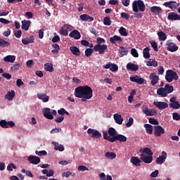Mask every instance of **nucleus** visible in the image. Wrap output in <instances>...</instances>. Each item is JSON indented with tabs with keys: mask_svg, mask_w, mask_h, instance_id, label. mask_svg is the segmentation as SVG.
<instances>
[{
	"mask_svg": "<svg viewBox=\"0 0 180 180\" xmlns=\"http://www.w3.org/2000/svg\"><path fill=\"white\" fill-rule=\"evenodd\" d=\"M75 96L76 98L91 99L93 98V89L87 85L79 86L75 89Z\"/></svg>",
	"mask_w": 180,
	"mask_h": 180,
	"instance_id": "obj_1",
	"label": "nucleus"
},
{
	"mask_svg": "<svg viewBox=\"0 0 180 180\" xmlns=\"http://www.w3.org/2000/svg\"><path fill=\"white\" fill-rule=\"evenodd\" d=\"M102 43H105V39L98 37L97 39V44H96L94 47V50L95 52H98L100 55H103L105 53L108 47L105 44H101Z\"/></svg>",
	"mask_w": 180,
	"mask_h": 180,
	"instance_id": "obj_2",
	"label": "nucleus"
},
{
	"mask_svg": "<svg viewBox=\"0 0 180 180\" xmlns=\"http://www.w3.org/2000/svg\"><path fill=\"white\" fill-rule=\"evenodd\" d=\"M103 139L104 140H107L108 142H111V143L115 142L116 141H120V142L127 141V138L124 135L118 134L112 137H110L108 135V133L106 131H103Z\"/></svg>",
	"mask_w": 180,
	"mask_h": 180,
	"instance_id": "obj_3",
	"label": "nucleus"
},
{
	"mask_svg": "<svg viewBox=\"0 0 180 180\" xmlns=\"http://www.w3.org/2000/svg\"><path fill=\"white\" fill-rule=\"evenodd\" d=\"M174 87L173 86H170V84H165V88L158 89L156 93L158 95L160 96L162 98H165L167 96L171 93H173Z\"/></svg>",
	"mask_w": 180,
	"mask_h": 180,
	"instance_id": "obj_4",
	"label": "nucleus"
},
{
	"mask_svg": "<svg viewBox=\"0 0 180 180\" xmlns=\"http://www.w3.org/2000/svg\"><path fill=\"white\" fill-rule=\"evenodd\" d=\"M132 10L135 13L139 11L144 12L146 10V6L143 1L142 0H135L132 3Z\"/></svg>",
	"mask_w": 180,
	"mask_h": 180,
	"instance_id": "obj_5",
	"label": "nucleus"
},
{
	"mask_svg": "<svg viewBox=\"0 0 180 180\" xmlns=\"http://www.w3.org/2000/svg\"><path fill=\"white\" fill-rule=\"evenodd\" d=\"M165 80L168 83H171L174 81L179 80V75L175 71H173L172 70H168L167 72L165 73Z\"/></svg>",
	"mask_w": 180,
	"mask_h": 180,
	"instance_id": "obj_6",
	"label": "nucleus"
},
{
	"mask_svg": "<svg viewBox=\"0 0 180 180\" xmlns=\"http://www.w3.org/2000/svg\"><path fill=\"white\" fill-rule=\"evenodd\" d=\"M43 113H44V117L49 120H53V115H57V112L56 110H51V108H44L43 109Z\"/></svg>",
	"mask_w": 180,
	"mask_h": 180,
	"instance_id": "obj_7",
	"label": "nucleus"
},
{
	"mask_svg": "<svg viewBox=\"0 0 180 180\" xmlns=\"http://www.w3.org/2000/svg\"><path fill=\"white\" fill-rule=\"evenodd\" d=\"M165 47L167 51L174 53L179 50V46H176L175 43L172 41V40H168L167 43H165Z\"/></svg>",
	"mask_w": 180,
	"mask_h": 180,
	"instance_id": "obj_8",
	"label": "nucleus"
},
{
	"mask_svg": "<svg viewBox=\"0 0 180 180\" xmlns=\"http://www.w3.org/2000/svg\"><path fill=\"white\" fill-rule=\"evenodd\" d=\"M169 107L173 110H179L180 108V104L179 101H176V98L173 96L170 98V103Z\"/></svg>",
	"mask_w": 180,
	"mask_h": 180,
	"instance_id": "obj_9",
	"label": "nucleus"
},
{
	"mask_svg": "<svg viewBox=\"0 0 180 180\" xmlns=\"http://www.w3.org/2000/svg\"><path fill=\"white\" fill-rule=\"evenodd\" d=\"M87 133L88 134H92L91 137L94 139H98L102 137V134H101L99 131H97L94 129L89 128L87 131Z\"/></svg>",
	"mask_w": 180,
	"mask_h": 180,
	"instance_id": "obj_10",
	"label": "nucleus"
},
{
	"mask_svg": "<svg viewBox=\"0 0 180 180\" xmlns=\"http://www.w3.org/2000/svg\"><path fill=\"white\" fill-rule=\"evenodd\" d=\"M165 134L164 128L160 125H156L154 127V136L155 137H160Z\"/></svg>",
	"mask_w": 180,
	"mask_h": 180,
	"instance_id": "obj_11",
	"label": "nucleus"
},
{
	"mask_svg": "<svg viewBox=\"0 0 180 180\" xmlns=\"http://www.w3.org/2000/svg\"><path fill=\"white\" fill-rule=\"evenodd\" d=\"M167 153L165 151L162 152V155L155 160L156 165H162L167 160Z\"/></svg>",
	"mask_w": 180,
	"mask_h": 180,
	"instance_id": "obj_12",
	"label": "nucleus"
},
{
	"mask_svg": "<svg viewBox=\"0 0 180 180\" xmlns=\"http://www.w3.org/2000/svg\"><path fill=\"white\" fill-rule=\"evenodd\" d=\"M0 127H1L3 129L14 127L15 123L13 122V121L7 122L6 120H2L1 121H0Z\"/></svg>",
	"mask_w": 180,
	"mask_h": 180,
	"instance_id": "obj_13",
	"label": "nucleus"
},
{
	"mask_svg": "<svg viewBox=\"0 0 180 180\" xmlns=\"http://www.w3.org/2000/svg\"><path fill=\"white\" fill-rule=\"evenodd\" d=\"M140 160L146 164H150L153 161V157L152 155H146L145 154H140Z\"/></svg>",
	"mask_w": 180,
	"mask_h": 180,
	"instance_id": "obj_14",
	"label": "nucleus"
},
{
	"mask_svg": "<svg viewBox=\"0 0 180 180\" xmlns=\"http://www.w3.org/2000/svg\"><path fill=\"white\" fill-rule=\"evenodd\" d=\"M143 112L145 114L146 116H154L157 115L158 112L155 110H152L151 108H148V107H146L145 108L143 109Z\"/></svg>",
	"mask_w": 180,
	"mask_h": 180,
	"instance_id": "obj_15",
	"label": "nucleus"
},
{
	"mask_svg": "<svg viewBox=\"0 0 180 180\" xmlns=\"http://www.w3.org/2000/svg\"><path fill=\"white\" fill-rule=\"evenodd\" d=\"M149 79L151 80V85L155 86L157 85L158 81H160V77L155 73H150V75H149Z\"/></svg>",
	"mask_w": 180,
	"mask_h": 180,
	"instance_id": "obj_16",
	"label": "nucleus"
},
{
	"mask_svg": "<svg viewBox=\"0 0 180 180\" xmlns=\"http://www.w3.org/2000/svg\"><path fill=\"white\" fill-rule=\"evenodd\" d=\"M153 104L160 110H163L168 108V103L162 101H155Z\"/></svg>",
	"mask_w": 180,
	"mask_h": 180,
	"instance_id": "obj_17",
	"label": "nucleus"
},
{
	"mask_svg": "<svg viewBox=\"0 0 180 180\" xmlns=\"http://www.w3.org/2000/svg\"><path fill=\"white\" fill-rule=\"evenodd\" d=\"M167 19L170 21L180 20V15L176 14L175 12H170L167 15Z\"/></svg>",
	"mask_w": 180,
	"mask_h": 180,
	"instance_id": "obj_18",
	"label": "nucleus"
},
{
	"mask_svg": "<svg viewBox=\"0 0 180 180\" xmlns=\"http://www.w3.org/2000/svg\"><path fill=\"white\" fill-rule=\"evenodd\" d=\"M129 80L131 82H135L136 84H139V85L142 84L144 83V79L139 77L138 75L136 76H131L129 77Z\"/></svg>",
	"mask_w": 180,
	"mask_h": 180,
	"instance_id": "obj_19",
	"label": "nucleus"
},
{
	"mask_svg": "<svg viewBox=\"0 0 180 180\" xmlns=\"http://www.w3.org/2000/svg\"><path fill=\"white\" fill-rule=\"evenodd\" d=\"M27 161L32 165H39L41 160L39 157L30 155L27 158Z\"/></svg>",
	"mask_w": 180,
	"mask_h": 180,
	"instance_id": "obj_20",
	"label": "nucleus"
},
{
	"mask_svg": "<svg viewBox=\"0 0 180 180\" xmlns=\"http://www.w3.org/2000/svg\"><path fill=\"white\" fill-rule=\"evenodd\" d=\"M79 19H81L82 21L89 22H93L94 20V18L91 17L88 14H82L81 15H79Z\"/></svg>",
	"mask_w": 180,
	"mask_h": 180,
	"instance_id": "obj_21",
	"label": "nucleus"
},
{
	"mask_svg": "<svg viewBox=\"0 0 180 180\" xmlns=\"http://www.w3.org/2000/svg\"><path fill=\"white\" fill-rule=\"evenodd\" d=\"M70 37L75 39V40H79L81 39V34L78 30H75L72 32H70L69 34Z\"/></svg>",
	"mask_w": 180,
	"mask_h": 180,
	"instance_id": "obj_22",
	"label": "nucleus"
},
{
	"mask_svg": "<svg viewBox=\"0 0 180 180\" xmlns=\"http://www.w3.org/2000/svg\"><path fill=\"white\" fill-rule=\"evenodd\" d=\"M37 96L38 99L43 101L44 103H47L49 101V96H47L44 93H38Z\"/></svg>",
	"mask_w": 180,
	"mask_h": 180,
	"instance_id": "obj_23",
	"label": "nucleus"
},
{
	"mask_svg": "<svg viewBox=\"0 0 180 180\" xmlns=\"http://www.w3.org/2000/svg\"><path fill=\"white\" fill-rule=\"evenodd\" d=\"M163 6L169 9H176L177 8V6H176V1H165L164 3Z\"/></svg>",
	"mask_w": 180,
	"mask_h": 180,
	"instance_id": "obj_24",
	"label": "nucleus"
},
{
	"mask_svg": "<svg viewBox=\"0 0 180 180\" xmlns=\"http://www.w3.org/2000/svg\"><path fill=\"white\" fill-rule=\"evenodd\" d=\"M126 68L129 71L136 72L139 70V65L134 63H127Z\"/></svg>",
	"mask_w": 180,
	"mask_h": 180,
	"instance_id": "obj_25",
	"label": "nucleus"
},
{
	"mask_svg": "<svg viewBox=\"0 0 180 180\" xmlns=\"http://www.w3.org/2000/svg\"><path fill=\"white\" fill-rule=\"evenodd\" d=\"M31 26V21L30 20H22V25L21 29L25 31H28L30 29V27Z\"/></svg>",
	"mask_w": 180,
	"mask_h": 180,
	"instance_id": "obj_26",
	"label": "nucleus"
},
{
	"mask_svg": "<svg viewBox=\"0 0 180 180\" xmlns=\"http://www.w3.org/2000/svg\"><path fill=\"white\" fill-rule=\"evenodd\" d=\"M15 95V91L13 90L7 91L6 94L5 95V99L7 101H13Z\"/></svg>",
	"mask_w": 180,
	"mask_h": 180,
	"instance_id": "obj_27",
	"label": "nucleus"
},
{
	"mask_svg": "<svg viewBox=\"0 0 180 180\" xmlns=\"http://www.w3.org/2000/svg\"><path fill=\"white\" fill-rule=\"evenodd\" d=\"M3 60L5 63H13L15 60V56H11V55L6 56L4 57Z\"/></svg>",
	"mask_w": 180,
	"mask_h": 180,
	"instance_id": "obj_28",
	"label": "nucleus"
},
{
	"mask_svg": "<svg viewBox=\"0 0 180 180\" xmlns=\"http://www.w3.org/2000/svg\"><path fill=\"white\" fill-rule=\"evenodd\" d=\"M130 162L136 167H140L141 160H139L137 157H132L130 158Z\"/></svg>",
	"mask_w": 180,
	"mask_h": 180,
	"instance_id": "obj_29",
	"label": "nucleus"
},
{
	"mask_svg": "<svg viewBox=\"0 0 180 180\" xmlns=\"http://www.w3.org/2000/svg\"><path fill=\"white\" fill-rule=\"evenodd\" d=\"M150 51H151L150 48L149 46L146 47L143 49V57L145 59H148L150 58Z\"/></svg>",
	"mask_w": 180,
	"mask_h": 180,
	"instance_id": "obj_30",
	"label": "nucleus"
},
{
	"mask_svg": "<svg viewBox=\"0 0 180 180\" xmlns=\"http://www.w3.org/2000/svg\"><path fill=\"white\" fill-rule=\"evenodd\" d=\"M152 13H154L155 15H160L162 12V8L158 6H153L150 8Z\"/></svg>",
	"mask_w": 180,
	"mask_h": 180,
	"instance_id": "obj_31",
	"label": "nucleus"
},
{
	"mask_svg": "<svg viewBox=\"0 0 180 180\" xmlns=\"http://www.w3.org/2000/svg\"><path fill=\"white\" fill-rule=\"evenodd\" d=\"M34 37L33 36L25 38V39H22V44L27 46L30 44L34 43Z\"/></svg>",
	"mask_w": 180,
	"mask_h": 180,
	"instance_id": "obj_32",
	"label": "nucleus"
},
{
	"mask_svg": "<svg viewBox=\"0 0 180 180\" xmlns=\"http://www.w3.org/2000/svg\"><path fill=\"white\" fill-rule=\"evenodd\" d=\"M139 153H141V155H143V153H145L146 155H148L149 156L153 155V152H152L150 148H141Z\"/></svg>",
	"mask_w": 180,
	"mask_h": 180,
	"instance_id": "obj_33",
	"label": "nucleus"
},
{
	"mask_svg": "<svg viewBox=\"0 0 180 180\" xmlns=\"http://www.w3.org/2000/svg\"><path fill=\"white\" fill-rule=\"evenodd\" d=\"M116 41L117 42H122V37H118L117 35H114L113 37H111L110 38V42L112 44H115Z\"/></svg>",
	"mask_w": 180,
	"mask_h": 180,
	"instance_id": "obj_34",
	"label": "nucleus"
},
{
	"mask_svg": "<svg viewBox=\"0 0 180 180\" xmlns=\"http://www.w3.org/2000/svg\"><path fill=\"white\" fill-rule=\"evenodd\" d=\"M70 51L76 56H80L81 54L80 49H79L77 46H70Z\"/></svg>",
	"mask_w": 180,
	"mask_h": 180,
	"instance_id": "obj_35",
	"label": "nucleus"
},
{
	"mask_svg": "<svg viewBox=\"0 0 180 180\" xmlns=\"http://www.w3.org/2000/svg\"><path fill=\"white\" fill-rule=\"evenodd\" d=\"M114 120L117 124H122L123 118L118 113L114 114Z\"/></svg>",
	"mask_w": 180,
	"mask_h": 180,
	"instance_id": "obj_36",
	"label": "nucleus"
},
{
	"mask_svg": "<svg viewBox=\"0 0 180 180\" xmlns=\"http://www.w3.org/2000/svg\"><path fill=\"white\" fill-rule=\"evenodd\" d=\"M118 52L120 54V57H123L124 56L128 55V49H127L124 46H120V49H118Z\"/></svg>",
	"mask_w": 180,
	"mask_h": 180,
	"instance_id": "obj_37",
	"label": "nucleus"
},
{
	"mask_svg": "<svg viewBox=\"0 0 180 180\" xmlns=\"http://www.w3.org/2000/svg\"><path fill=\"white\" fill-rule=\"evenodd\" d=\"M54 146V150H59L60 152H63L65 150V147L63 145H59V143L53 142Z\"/></svg>",
	"mask_w": 180,
	"mask_h": 180,
	"instance_id": "obj_38",
	"label": "nucleus"
},
{
	"mask_svg": "<svg viewBox=\"0 0 180 180\" xmlns=\"http://www.w3.org/2000/svg\"><path fill=\"white\" fill-rule=\"evenodd\" d=\"M143 127L146 129V133L148 134H153V127L150 124H143Z\"/></svg>",
	"mask_w": 180,
	"mask_h": 180,
	"instance_id": "obj_39",
	"label": "nucleus"
},
{
	"mask_svg": "<svg viewBox=\"0 0 180 180\" xmlns=\"http://www.w3.org/2000/svg\"><path fill=\"white\" fill-rule=\"evenodd\" d=\"M44 70L49 72H53V64L52 63H46L44 65Z\"/></svg>",
	"mask_w": 180,
	"mask_h": 180,
	"instance_id": "obj_40",
	"label": "nucleus"
},
{
	"mask_svg": "<svg viewBox=\"0 0 180 180\" xmlns=\"http://www.w3.org/2000/svg\"><path fill=\"white\" fill-rule=\"evenodd\" d=\"M158 36L159 38V41H166L167 40V34L165 32L161 31L158 32Z\"/></svg>",
	"mask_w": 180,
	"mask_h": 180,
	"instance_id": "obj_41",
	"label": "nucleus"
},
{
	"mask_svg": "<svg viewBox=\"0 0 180 180\" xmlns=\"http://www.w3.org/2000/svg\"><path fill=\"white\" fill-rule=\"evenodd\" d=\"M105 157L107 158L108 160H115L117 157V155L115 153H105Z\"/></svg>",
	"mask_w": 180,
	"mask_h": 180,
	"instance_id": "obj_42",
	"label": "nucleus"
},
{
	"mask_svg": "<svg viewBox=\"0 0 180 180\" xmlns=\"http://www.w3.org/2000/svg\"><path fill=\"white\" fill-rule=\"evenodd\" d=\"M158 65V61H155L154 59H153L152 60L150 59L148 61H146V65L149 67L153 66L154 68H157Z\"/></svg>",
	"mask_w": 180,
	"mask_h": 180,
	"instance_id": "obj_43",
	"label": "nucleus"
},
{
	"mask_svg": "<svg viewBox=\"0 0 180 180\" xmlns=\"http://www.w3.org/2000/svg\"><path fill=\"white\" fill-rule=\"evenodd\" d=\"M107 134H110V136L111 137H115V136H117V131L115 130V128H112V127L108 128V133H107Z\"/></svg>",
	"mask_w": 180,
	"mask_h": 180,
	"instance_id": "obj_44",
	"label": "nucleus"
},
{
	"mask_svg": "<svg viewBox=\"0 0 180 180\" xmlns=\"http://www.w3.org/2000/svg\"><path fill=\"white\" fill-rule=\"evenodd\" d=\"M11 44L8 41H5L4 39H0V47L6 48L8 47Z\"/></svg>",
	"mask_w": 180,
	"mask_h": 180,
	"instance_id": "obj_45",
	"label": "nucleus"
},
{
	"mask_svg": "<svg viewBox=\"0 0 180 180\" xmlns=\"http://www.w3.org/2000/svg\"><path fill=\"white\" fill-rule=\"evenodd\" d=\"M118 32L120 34L121 36L127 37L128 36V32L124 27H120V30H118Z\"/></svg>",
	"mask_w": 180,
	"mask_h": 180,
	"instance_id": "obj_46",
	"label": "nucleus"
},
{
	"mask_svg": "<svg viewBox=\"0 0 180 180\" xmlns=\"http://www.w3.org/2000/svg\"><path fill=\"white\" fill-rule=\"evenodd\" d=\"M103 24L105 26H110L112 25V20H110V17H105L103 18Z\"/></svg>",
	"mask_w": 180,
	"mask_h": 180,
	"instance_id": "obj_47",
	"label": "nucleus"
},
{
	"mask_svg": "<svg viewBox=\"0 0 180 180\" xmlns=\"http://www.w3.org/2000/svg\"><path fill=\"white\" fill-rule=\"evenodd\" d=\"M52 46H53V49H54L52 50V53H53V54H58V52H59V51H60V46H59V45L57 44H53L52 45Z\"/></svg>",
	"mask_w": 180,
	"mask_h": 180,
	"instance_id": "obj_48",
	"label": "nucleus"
},
{
	"mask_svg": "<svg viewBox=\"0 0 180 180\" xmlns=\"http://www.w3.org/2000/svg\"><path fill=\"white\" fill-rule=\"evenodd\" d=\"M11 71H13V72L19 71L20 68V64L15 63V64L13 65V66H11Z\"/></svg>",
	"mask_w": 180,
	"mask_h": 180,
	"instance_id": "obj_49",
	"label": "nucleus"
},
{
	"mask_svg": "<svg viewBox=\"0 0 180 180\" xmlns=\"http://www.w3.org/2000/svg\"><path fill=\"white\" fill-rule=\"evenodd\" d=\"M150 45H151V47L153 48V49H154V51L155 52H158V43L155 41H151L150 42Z\"/></svg>",
	"mask_w": 180,
	"mask_h": 180,
	"instance_id": "obj_50",
	"label": "nucleus"
},
{
	"mask_svg": "<svg viewBox=\"0 0 180 180\" xmlns=\"http://www.w3.org/2000/svg\"><path fill=\"white\" fill-rule=\"evenodd\" d=\"M94 51V49H86L85 50V56H86V57L89 58L91 56V54H93Z\"/></svg>",
	"mask_w": 180,
	"mask_h": 180,
	"instance_id": "obj_51",
	"label": "nucleus"
},
{
	"mask_svg": "<svg viewBox=\"0 0 180 180\" xmlns=\"http://www.w3.org/2000/svg\"><path fill=\"white\" fill-rule=\"evenodd\" d=\"M21 172L27 174V176H30L31 178H33V176H34V175L32 174V172H31L30 170H27L25 169H22L21 170Z\"/></svg>",
	"mask_w": 180,
	"mask_h": 180,
	"instance_id": "obj_52",
	"label": "nucleus"
},
{
	"mask_svg": "<svg viewBox=\"0 0 180 180\" xmlns=\"http://www.w3.org/2000/svg\"><path fill=\"white\" fill-rule=\"evenodd\" d=\"M14 169H17V167L13 163H10L9 165H7V171L8 172H12Z\"/></svg>",
	"mask_w": 180,
	"mask_h": 180,
	"instance_id": "obj_53",
	"label": "nucleus"
},
{
	"mask_svg": "<svg viewBox=\"0 0 180 180\" xmlns=\"http://www.w3.org/2000/svg\"><path fill=\"white\" fill-rule=\"evenodd\" d=\"M60 34L63 36H68V30H65L64 27H60Z\"/></svg>",
	"mask_w": 180,
	"mask_h": 180,
	"instance_id": "obj_54",
	"label": "nucleus"
},
{
	"mask_svg": "<svg viewBox=\"0 0 180 180\" xmlns=\"http://www.w3.org/2000/svg\"><path fill=\"white\" fill-rule=\"evenodd\" d=\"M78 171L84 172L85 171H89V169L84 165H79L78 166Z\"/></svg>",
	"mask_w": 180,
	"mask_h": 180,
	"instance_id": "obj_55",
	"label": "nucleus"
},
{
	"mask_svg": "<svg viewBox=\"0 0 180 180\" xmlns=\"http://www.w3.org/2000/svg\"><path fill=\"white\" fill-rule=\"evenodd\" d=\"M131 55L134 57V58H139V53L136 49H131Z\"/></svg>",
	"mask_w": 180,
	"mask_h": 180,
	"instance_id": "obj_56",
	"label": "nucleus"
},
{
	"mask_svg": "<svg viewBox=\"0 0 180 180\" xmlns=\"http://www.w3.org/2000/svg\"><path fill=\"white\" fill-rule=\"evenodd\" d=\"M35 154H37V155L41 157V156L46 155L47 153L46 150H40V151L37 150V151H35Z\"/></svg>",
	"mask_w": 180,
	"mask_h": 180,
	"instance_id": "obj_57",
	"label": "nucleus"
},
{
	"mask_svg": "<svg viewBox=\"0 0 180 180\" xmlns=\"http://www.w3.org/2000/svg\"><path fill=\"white\" fill-rule=\"evenodd\" d=\"M148 122L150 123V124H155V125H158L160 123L158 122V121L154 118H149L148 119Z\"/></svg>",
	"mask_w": 180,
	"mask_h": 180,
	"instance_id": "obj_58",
	"label": "nucleus"
},
{
	"mask_svg": "<svg viewBox=\"0 0 180 180\" xmlns=\"http://www.w3.org/2000/svg\"><path fill=\"white\" fill-rule=\"evenodd\" d=\"M120 17H121V18L125 19L126 20H128L129 19V15L127 14L125 12L121 13Z\"/></svg>",
	"mask_w": 180,
	"mask_h": 180,
	"instance_id": "obj_59",
	"label": "nucleus"
},
{
	"mask_svg": "<svg viewBox=\"0 0 180 180\" xmlns=\"http://www.w3.org/2000/svg\"><path fill=\"white\" fill-rule=\"evenodd\" d=\"M110 70L112 72H115L116 71H118V66L115 64V63H113L110 68Z\"/></svg>",
	"mask_w": 180,
	"mask_h": 180,
	"instance_id": "obj_60",
	"label": "nucleus"
},
{
	"mask_svg": "<svg viewBox=\"0 0 180 180\" xmlns=\"http://www.w3.org/2000/svg\"><path fill=\"white\" fill-rule=\"evenodd\" d=\"M65 117L63 116H59L57 118L54 119V122L57 123H61L63 121H64Z\"/></svg>",
	"mask_w": 180,
	"mask_h": 180,
	"instance_id": "obj_61",
	"label": "nucleus"
},
{
	"mask_svg": "<svg viewBox=\"0 0 180 180\" xmlns=\"http://www.w3.org/2000/svg\"><path fill=\"white\" fill-rule=\"evenodd\" d=\"M14 35L17 39H20L22 36L21 30H18L14 32Z\"/></svg>",
	"mask_w": 180,
	"mask_h": 180,
	"instance_id": "obj_62",
	"label": "nucleus"
},
{
	"mask_svg": "<svg viewBox=\"0 0 180 180\" xmlns=\"http://www.w3.org/2000/svg\"><path fill=\"white\" fill-rule=\"evenodd\" d=\"M62 131V129L61 128H54L52 129V131H51V134H57V133H59V132H61Z\"/></svg>",
	"mask_w": 180,
	"mask_h": 180,
	"instance_id": "obj_63",
	"label": "nucleus"
},
{
	"mask_svg": "<svg viewBox=\"0 0 180 180\" xmlns=\"http://www.w3.org/2000/svg\"><path fill=\"white\" fill-rule=\"evenodd\" d=\"M173 120L179 121L180 120V115L179 113L174 112L173 113Z\"/></svg>",
	"mask_w": 180,
	"mask_h": 180,
	"instance_id": "obj_64",
	"label": "nucleus"
}]
</instances>
